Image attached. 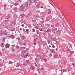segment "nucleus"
Listing matches in <instances>:
<instances>
[{
  "label": "nucleus",
  "mask_w": 75,
  "mask_h": 75,
  "mask_svg": "<svg viewBox=\"0 0 75 75\" xmlns=\"http://www.w3.org/2000/svg\"><path fill=\"white\" fill-rule=\"evenodd\" d=\"M30 69L32 70H34L35 69V67H34V66H32L30 67Z\"/></svg>",
  "instance_id": "9d476101"
},
{
  "label": "nucleus",
  "mask_w": 75,
  "mask_h": 75,
  "mask_svg": "<svg viewBox=\"0 0 75 75\" xmlns=\"http://www.w3.org/2000/svg\"><path fill=\"white\" fill-rule=\"evenodd\" d=\"M23 45H25H25H26V44H25V43H24L23 44Z\"/></svg>",
  "instance_id": "8fccbe9b"
},
{
  "label": "nucleus",
  "mask_w": 75,
  "mask_h": 75,
  "mask_svg": "<svg viewBox=\"0 0 75 75\" xmlns=\"http://www.w3.org/2000/svg\"><path fill=\"white\" fill-rule=\"evenodd\" d=\"M5 53L6 54H8V50H6Z\"/></svg>",
  "instance_id": "ddd939ff"
},
{
  "label": "nucleus",
  "mask_w": 75,
  "mask_h": 75,
  "mask_svg": "<svg viewBox=\"0 0 75 75\" xmlns=\"http://www.w3.org/2000/svg\"><path fill=\"white\" fill-rule=\"evenodd\" d=\"M20 30H21V31H22V30H23V29L22 28H21Z\"/></svg>",
  "instance_id": "3c124183"
},
{
  "label": "nucleus",
  "mask_w": 75,
  "mask_h": 75,
  "mask_svg": "<svg viewBox=\"0 0 75 75\" xmlns=\"http://www.w3.org/2000/svg\"><path fill=\"white\" fill-rule=\"evenodd\" d=\"M60 71H61V73H61V74H62V70H60Z\"/></svg>",
  "instance_id": "de8ad7c7"
},
{
  "label": "nucleus",
  "mask_w": 75,
  "mask_h": 75,
  "mask_svg": "<svg viewBox=\"0 0 75 75\" xmlns=\"http://www.w3.org/2000/svg\"><path fill=\"white\" fill-rule=\"evenodd\" d=\"M5 60H6V61L7 60V57H5Z\"/></svg>",
  "instance_id": "a19ab883"
},
{
  "label": "nucleus",
  "mask_w": 75,
  "mask_h": 75,
  "mask_svg": "<svg viewBox=\"0 0 75 75\" xmlns=\"http://www.w3.org/2000/svg\"><path fill=\"white\" fill-rule=\"evenodd\" d=\"M10 38H12V39L15 38V37H14V36L13 35H10Z\"/></svg>",
  "instance_id": "dca6fc26"
},
{
  "label": "nucleus",
  "mask_w": 75,
  "mask_h": 75,
  "mask_svg": "<svg viewBox=\"0 0 75 75\" xmlns=\"http://www.w3.org/2000/svg\"><path fill=\"white\" fill-rule=\"evenodd\" d=\"M5 44H4L3 43H1V47H4V46L5 45Z\"/></svg>",
  "instance_id": "4be33fe9"
},
{
  "label": "nucleus",
  "mask_w": 75,
  "mask_h": 75,
  "mask_svg": "<svg viewBox=\"0 0 75 75\" xmlns=\"http://www.w3.org/2000/svg\"><path fill=\"white\" fill-rule=\"evenodd\" d=\"M21 16V17H25V14L22 13L20 15Z\"/></svg>",
  "instance_id": "6ab92c4d"
},
{
  "label": "nucleus",
  "mask_w": 75,
  "mask_h": 75,
  "mask_svg": "<svg viewBox=\"0 0 75 75\" xmlns=\"http://www.w3.org/2000/svg\"><path fill=\"white\" fill-rule=\"evenodd\" d=\"M52 53H54V52H55V51H54V50H52Z\"/></svg>",
  "instance_id": "473e14b6"
},
{
  "label": "nucleus",
  "mask_w": 75,
  "mask_h": 75,
  "mask_svg": "<svg viewBox=\"0 0 75 75\" xmlns=\"http://www.w3.org/2000/svg\"><path fill=\"white\" fill-rule=\"evenodd\" d=\"M74 21H72V23H73Z\"/></svg>",
  "instance_id": "338daca9"
},
{
  "label": "nucleus",
  "mask_w": 75,
  "mask_h": 75,
  "mask_svg": "<svg viewBox=\"0 0 75 75\" xmlns=\"http://www.w3.org/2000/svg\"><path fill=\"white\" fill-rule=\"evenodd\" d=\"M23 57L24 58H27V57L25 55L23 54Z\"/></svg>",
  "instance_id": "412c9836"
},
{
  "label": "nucleus",
  "mask_w": 75,
  "mask_h": 75,
  "mask_svg": "<svg viewBox=\"0 0 75 75\" xmlns=\"http://www.w3.org/2000/svg\"><path fill=\"white\" fill-rule=\"evenodd\" d=\"M40 31H42V29L40 30Z\"/></svg>",
  "instance_id": "69168bd1"
},
{
  "label": "nucleus",
  "mask_w": 75,
  "mask_h": 75,
  "mask_svg": "<svg viewBox=\"0 0 75 75\" xmlns=\"http://www.w3.org/2000/svg\"><path fill=\"white\" fill-rule=\"evenodd\" d=\"M25 31V29H24V28H23V31Z\"/></svg>",
  "instance_id": "a18cd8bd"
},
{
  "label": "nucleus",
  "mask_w": 75,
  "mask_h": 75,
  "mask_svg": "<svg viewBox=\"0 0 75 75\" xmlns=\"http://www.w3.org/2000/svg\"><path fill=\"white\" fill-rule=\"evenodd\" d=\"M12 48H14L16 47V45H12Z\"/></svg>",
  "instance_id": "cd10ccee"
},
{
  "label": "nucleus",
  "mask_w": 75,
  "mask_h": 75,
  "mask_svg": "<svg viewBox=\"0 0 75 75\" xmlns=\"http://www.w3.org/2000/svg\"><path fill=\"white\" fill-rule=\"evenodd\" d=\"M11 23L14 25H16V20H14L13 21H11Z\"/></svg>",
  "instance_id": "0eeeda50"
},
{
  "label": "nucleus",
  "mask_w": 75,
  "mask_h": 75,
  "mask_svg": "<svg viewBox=\"0 0 75 75\" xmlns=\"http://www.w3.org/2000/svg\"><path fill=\"white\" fill-rule=\"evenodd\" d=\"M19 48H20V47H19V46H17L16 47V48H17V49H19Z\"/></svg>",
  "instance_id": "2f4dec72"
},
{
  "label": "nucleus",
  "mask_w": 75,
  "mask_h": 75,
  "mask_svg": "<svg viewBox=\"0 0 75 75\" xmlns=\"http://www.w3.org/2000/svg\"><path fill=\"white\" fill-rule=\"evenodd\" d=\"M34 45H36V44H36V43H34Z\"/></svg>",
  "instance_id": "864d4df0"
},
{
  "label": "nucleus",
  "mask_w": 75,
  "mask_h": 75,
  "mask_svg": "<svg viewBox=\"0 0 75 75\" xmlns=\"http://www.w3.org/2000/svg\"><path fill=\"white\" fill-rule=\"evenodd\" d=\"M4 49H2V51H4Z\"/></svg>",
  "instance_id": "4d7b16f0"
},
{
  "label": "nucleus",
  "mask_w": 75,
  "mask_h": 75,
  "mask_svg": "<svg viewBox=\"0 0 75 75\" xmlns=\"http://www.w3.org/2000/svg\"><path fill=\"white\" fill-rule=\"evenodd\" d=\"M57 30V28H56L54 29H52V31H54V32H55V30Z\"/></svg>",
  "instance_id": "7c9ffc66"
},
{
  "label": "nucleus",
  "mask_w": 75,
  "mask_h": 75,
  "mask_svg": "<svg viewBox=\"0 0 75 75\" xmlns=\"http://www.w3.org/2000/svg\"><path fill=\"white\" fill-rule=\"evenodd\" d=\"M31 2L33 3H35V4H37V0H33V2L31 1Z\"/></svg>",
  "instance_id": "1a4fd4ad"
},
{
  "label": "nucleus",
  "mask_w": 75,
  "mask_h": 75,
  "mask_svg": "<svg viewBox=\"0 0 75 75\" xmlns=\"http://www.w3.org/2000/svg\"><path fill=\"white\" fill-rule=\"evenodd\" d=\"M29 54H29V53H27L26 54H25L26 56V57H27V56H28L29 55Z\"/></svg>",
  "instance_id": "bb28decb"
},
{
  "label": "nucleus",
  "mask_w": 75,
  "mask_h": 75,
  "mask_svg": "<svg viewBox=\"0 0 75 75\" xmlns=\"http://www.w3.org/2000/svg\"><path fill=\"white\" fill-rule=\"evenodd\" d=\"M4 34V31H1V30L0 31V34Z\"/></svg>",
  "instance_id": "f8f14e48"
},
{
  "label": "nucleus",
  "mask_w": 75,
  "mask_h": 75,
  "mask_svg": "<svg viewBox=\"0 0 75 75\" xmlns=\"http://www.w3.org/2000/svg\"><path fill=\"white\" fill-rule=\"evenodd\" d=\"M13 62H12L11 61H10L8 63V64H13Z\"/></svg>",
  "instance_id": "a878e982"
},
{
  "label": "nucleus",
  "mask_w": 75,
  "mask_h": 75,
  "mask_svg": "<svg viewBox=\"0 0 75 75\" xmlns=\"http://www.w3.org/2000/svg\"><path fill=\"white\" fill-rule=\"evenodd\" d=\"M62 74L61 73H60V75H61Z\"/></svg>",
  "instance_id": "774afa93"
},
{
  "label": "nucleus",
  "mask_w": 75,
  "mask_h": 75,
  "mask_svg": "<svg viewBox=\"0 0 75 75\" xmlns=\"http://www.w3.org/2000/svg\"><path fill=\"white\" fill-rule=\"evenodd\" d=\"M72 65H73V68H74V67H75V65L74 64V63H73L72 64Z\"/></svg>",
  "instance_id": "f704fd0d"
},
{
  "label": "nucleus",
  "mask_w": 75,
  "mask_h": 75,
  "mask_svg": "<svg viewBox=\"0 0 75 75\" xmlns=\"http://www.w3.org/2000/svg\"><path fill=\"white\" fill-rule=\"evenodd\" d=\"M32 31L33 32H35V29L34 28H33L32 29Z\"/></svg>",
  "instance_id": "e433bc0d"
},
{
  "label": "nucleus",
  "mask_w": 75,
  "mask_h": 75,
  "mask_svg": "<svg viewBox=\"0 0 75 75\" xmlns=\"http://www.w3.org/2000/svg\"><path fill=\"white\" fill-rule=\"evenodd\" d=\"M25 28H27V27L26 26V27H25Z\"/></svg>",
  "instance_id": "e2e57ef3"
},
{
  "label": "nucleus",
  "mask_w": 75,
  "mask_h": 75,
  "mask_svg": "<svg viewBox=\"0 0 75 75\" xmlns=\"http://www.w3.org/2000/svg\"><path fill=\"white\" fill-rule=\"evenodd\" d=\"M37 39H38V38H35V39L36 40Z\"/></svg>",
  "instance_id": "052dcab7"
},
{
  "label": "nucleus",
  "mask_w": 75,
  "mask_h": 75,
  "mask_svg": "<svg viewBox=\"0 0 75 75\" xmlns=\"http://www.w3.org/2000/svg\"><path fill=\"white\" fill-rule=\"evenodd\" d=\"M37 12L38 13H39V11H37Z\"/></svg>",
  "instance_id": "13d9d810"
},
{
  "label": "nucleus",
  "mask_w": 75,
  "mask_h": 75,
  "mask_svg": "<svg viewBox=\"0 0 75 75\" xmlns=\"http://www.w3.org/2000/svg\"><path fill=\"white\" fill-rule=\"evenodd\" d=\"M20 6V9H21L22 10H24V8H25V6H23L22 5Z\"/></svg>",
  "instance_id": "20e7f679"
},
{
  "label": "nucleus",
  "mask_w": 75,
  "mask_h": 75,
  "mask_svg": "<svg viewBox=\"0 0 75 75\" xmlns=\"http://www.w3.org/2000/svg\"><path fill=\"white\" fill-rule=\"evenodd\" d=\"M28 31H29V29H26L25 33H28Z\"/></svg>",
  "instance_id": "b1692460"
},
{
  "label": "nucleus",
  "mask_w": 75,
  "mask_h": 75,
  "mask_svg": "<svg viewBox=\"0 0 75 75\" xmlns=\"http://www.w3.org/2000/svg\"><path fill=\"white\" fill-rule=\"evenodd\" d=\"M35 75H37V74H36V73L35 74Z\"/></svg>",
  "instance_id": "680f3d73"
},
{
  "label": "nucleus",
  "mask_w": 75,
  "mask_h": 75,
  "mask_svg": "<svg viewBox=\"0 0 75 75\" xmlns=\"http://www.w3.org/2000/svg\"><path fill=\"white\" fill-rule=\"evenodd\" d=\"M41 70H43V69H43L42 68H41Z\"/></svg>",
  "instance_id": "603ef678"
},
{
  "label": "nucleus",
  "mask_w": 75,
  "mask_h": 75,
  "mask_svg": "<svg viewBox=\"0 0 75 75\" xmlns=\"http://www.w3.org/2000/svg\"><path fill=\"white\" fill-rule=\"evenodd\" d=\"M74 72H73L72 74H71V75H74Z\"/></svg>",
  "instance_id": "79ce46f5"
},
{
  "label": "nucleus",
  "mask_w": 75,
  "mask_h": 75,
  "mask_svg": "<svg viewBox=\"0 0 75 75\" xmlns=\"http://www.w3.org/2000/svg\"><path fill=\"white\" fill-rule=\"evenodd\" d=\"M35 28H36V29H38V27H37V26L35 27Z\"/></svg>",
  "instance_id": "c03bdc74"
},
{
  "label": "nucleus",
  "mask_w": 75,
  "mask_h": 75,
  "mask_svg": "<svg viewBox=\"0 0 75 75\" xmlns=\"http://www.w3.org/2000/svg\"><path fill=\"white\" fill-rule=\"evenodd\" d=\"M41 8H43V6H41Z\"/></svg>",
  "instance_id": "bf43d9fd"
},
{
  "label": "nucleus",
  "mask_w": 75,
  "mask_h": 75,
  "mask_svg": "<svg viewBox=\"0 0 75 75\" xmlns=\"http://www.w3.org/2000/svg\"><path fill=\"white\" fill-rule=\"evenodd\" d=\"M20 49H21V50H25V47H20Z\"/></svg>",
  "instance_id": "4468645a"
},
{
  "label": "nucleus",
  "mask_w": 75,
  "mask_h": 75,
  "mask_svg": "<svg viewBox=\"0 0 75 75\" xmlns=\"http://www.w3.org/2000/svg\"><path fill=\"white\" fill-rule=\"evenodd\" d=\"M10 46V45L8 43H6L5 45V47L6 48H9Z\"/></svg>",
  "instance_id": "423d86ee"
},
{
  "label": "nucleus",
  "mask_w": 75,
  "mask_h": 75,
  "mask_svg": "<svg viewBox=\"0 0 75 75\" xmlns=\"http://www.w3.org/2000/svg\"><path fill=\"white\" fill-rule=\"evenodd\" d=\"M68 57H72V55L71 54H69L68 56Z\"/></svg>",
  "instance_id": "c756f323"
},
{
  "label": "nucleus",
  "mask_w": 75,
  "mask_h": 75,
  "mask_svg": "<svg viewBox=\"0 0 75 75\" xmlns=\"http://www.w3.org/2000/svg\"><path fill=\"white\" fill-rule=\"evenodd\" d=\"M20 64L17 63L16 64V67H20Z\"/></svg>",
  "instance_id": "aec40b11"
},
{
  "label": "nucleus",
  "mask_w": 75,
  "mask_h": 75,
  "mask_svg": "<svg viewBox=\"0 0 75 75\" xmlns=\"http://www.w3.org/2000/svg\"><path fill=\"white\" fill-rule=\"evenodd\" d=\"M25 4L26 7H29V6H30V3L28 2L27 3H26Z\"/></svg>",
  "instance_id": "6e6552de"
},
{
  "label": "nucleus",
  "mask_w": 75,
  "mask_h": 75,
  "mask_svg": "<svg viewBox=\"0 0 75 75\" xmlns=\"http://www.w3.org/2000/svg\"><path fill=\"white\" fill-rule=\"evenodd\" d=\"M54 25V24L53 23H52L51 24L50 26L51 27H52L53 28Z\"/></svg>",
  "instance_id": "f3484780"
},
{
  "label": "nucleus",
  "mask_w": 75,
  "mask_h": 75,
  "mask_svg": "<svg viewBox=\"0 0 75 75\" xmlns=\"http://www.w3.org/2000/svg\"><path fill=\"white\" fill-rule=\"evenodd\" d=\"M30 61H29V60H28L26 61L25 63L23 64V65H24V66H27V65H30Z\"/></svg>",
  "instance_id": "f257e3e1"
},
{
  "label": "nucleus",
  "mask_w": 75,
  "mask_h": 75,
  "mask_svg": "<svg viewBox=\"0 0 75 75\" xmlns=\"http://www.w3.org/2000/svg\"><path fill=\"white\" fill-rule=\"evenodd\" d=\"M2 39H3V40L4 41H5V40H6V38H5V37H3L2 38Z\"/></svg>",
  "instance_id": "393cba45"
},
{
  "label": "nucleus",
  "mask_w": 75,
  "mask_h": 75,
  "mask_svg": "<svg viewBox=\"0 0 75 75\" xmlns=\"http://www.w3.org/2000/svg\"><path fill=\"white\" fill-rule=\"evenodd\" d=\"M67 71V70H66V69H63V72H65V71Z\"/></svg>",
  "instance_id": "c9c22d12"
},
{
  "label": "nucleus",
  "mask_w": 75,
  "mask_h": 75,
  "mask_svg": "<svg viewBox=\"0 0 75 75\" xmlns=\"http://www.w3.org/2000/svg\"><path fill=\"white\" fill-rule=\"evenodd\" d=\"M11 17V14H8L7 15V16L5 18L6 19H8V18H9Z\"/></svg>",
  "instance_id": "39448f33"
},
{
  "label": "nucleus",
  "mask_w": 75,
  "mask_h": 75,
  "mask_svg": "<svg viewBox=\"0 0 75 75\" xmlns=\"http://www.w3.org/2000/svg\"><path fill=\"white\" fill-rule=\"evenodd\" d=\"M49 47H51V46L50 45H49Z\"/></svg>",
  "instance_id": "0e129e2a"
},
{
  "label": "nucleus",
  "mask_w": 75,
  "mask_h": 75,
  "mask_svg": "<svg viewBox=\"0 0 75 75\" xmlns=\"http://www.w3.org/2000/svg\"><path fill=\"white\" fill-rule=\"evenodd\" d=\"M37 33L38 34H39V33L38 32H37Z\"/></svg>",
  "instance_id": "6e6d98bb"
},
{
  "label": "nucleus",
  "mask_w": 75,
  "mask_h": 75,
  "mask_svg": "<svg viewBox=\"0 0 75 75\" xmlns=\"http://www.w3.org/2000/svg\"><path fill=\"white\" fill-rule=\"evenodd\" d=\"M12 50L13 52L15 51V49H14V48L12 49Z\"/></svg>",
  "instance_id": "c85d7f7f"
},
{
  "label": "nucleus",
  "mask_w": 75,
  "mask_h": 75,
  "mask_svg": "<svg viewBox=\"0 0 75 75\" xmlns=\"http://www.w3.org/2000/svg\"><path fill=\"white\" fill-rule=\"evenodd\" d=\"M10 35H8L6 36V38L7 39V40H8V39H10Z\"/></svg>",
  "instance_id": "9b49d317"
},
{
  "label": "nucleus",
  "mask_w": 75,
  "mask_h": 75,
  "mask_svg": "<svg viewBox=\"0 0 75 75\" xmlns=\"http://www.w3.org/2000/svg\"><path fill=\"white\" fill-rule=\"evenodd\" d=\"M36 40L35 39V38H34V42H35V41H36V40Z\"/></svg>",
  "instance_id": "37998d69"
},
{
  "label": "nucleus",
  "mask_w": 75,
  "mask_h": 75,
  "mask_svg": "<svg viewBox=\"0 0 75 75\" xmlns=\"http://www.w3.org/2000/svg\"><path fill=\"white\" fill-rule=\"evenodd\" d=\"M50 13H51V11H49V12L48 13V14H50Z\"/></svg>",
  "instance_id": "09e8293b"
},
{
  "label": "nucleus",
  "mask_w": 75,
  "mask_h": 75,
  "mask_svg": "<svg viewBox=\"0 0 75 75\" xmlns=\"http://www.w3.org/2000/svg\"><path fill=\"white\" fill-rule=\"evenodd\" d=\"M6 28L8 30H10L11 28V26L10 25H7H7H6Z\"/></svg>",
  "instance_id": "7ed1b4c3"
},
{
  "label": "nucleus",
  "mask_w": 75,
  "mask_h": 75,
  "mask_svg": "<svg viewBox=\"0 0 75 75\" xmlns=\"http://www.w3.org/2000/svg\"><path fill=\"white\" fill-rule=\"evenodd\" d=\"M47 41L48 42V44H49L50 42V40H47Z\"/></svg>",
  "instance_id": "58836bf2"
},
{
  "label": "nucleus",
  "mask_w": 75,
  "mask_h": 75,
  "mask_svg": "<svg viewBox=\"0 0 75 75\" xmlns=\"http://www.w3.org/2000/svg\"><path fill=\"white\" fill-rule=\"evenodd\" d=\"M55 40H55V39H53V41H55Z\"/></svg>",
  "instance_id": "5fc2aeb1"
},
{
  "label": "nucleus",
  "mask_w": 75,
  "mask_h": 75,
  "mask_svg": "<svg viewBox=\"0 0 75 75\" xmlns=\"http://www.w3.org/2000/svg\"><path fill=\"white\" fill-rule=\"evenodd\" d=\"M52 47L53 48H55V46L54 45H53V46H52Z\"/></svg>",
  "instance_id": "49530a36"
},
{
  "label": "nucleus",
  "mask_w": 75,
  "mask_h": 75,
  "mask_svg": "<svg viewBox=\"0 0 75 75\" xmlns=\"http://www.w3.org/2000/svg\"><path fill=\"white\" fill-rule=\"evenodd\" d=\"M36 7L37 8H40V4H37L36 5Z\"/></svg>",
  "instance_id": "2eb2a0df"
},
{
  "label": "nucleus",
  "mask_w": 75,
  "mask_h": 75,
  "mask_svg": "<svg viewBox=\"0 0 75 75\" xmlns=\"http://www.w3.org/2000/svg\"><path fill=\"white\" fill-rule=\"evenodd\" d=\"M46 32H51V30L50 29H48L46 31Z\"/></svg>",
  "instance_id": "a211bd4d"
},
{
  "label": "nucleus",
  "mask_w": 75,
  "mask_h": 75,
  "mask_svg": "<svg viewBox=\"0 0 75 75\" xmlns=\"http://www.w3.org/2000/svg\"><path fill=\"white\" fill-rule=\"evenodd\" d=\"M19 2H21L23 1V0H18Z\"/></svg>",
  "instance_id": "72a5a7b5"
},
{
  "label": "nucleus",
  "mask_w": 75,
  "mask_h": 75,
  "mask_svg": "<svg viewBox=\"0 0 75 75\" xmlns=\"http://www.w3.org/2000/svg\"><path fill=\"white\" fill-rule=\"evenodd\" d=\"M69 48H67V51H70V50H72V45L71 44H69Z\"/></svg>",
  "instance_id": "f03ea898"
},
{
  "label": "nucleus",
  "mask_w": 75,
  "mask_h": 75,
  "mask_svg": "<svg viewBox=\"0 0 75 75\" xmlns=\"http://www.w3.org/2000/svg\"><path fill=\"white\" fill-rule=\"evenodd\" d=\"M21 26H22V27H24V25L23 24H22L21 25Z\"/></svg>",
  "instance_id": "ea45409f"
},
{
  "label": "nucleus",
  "mask_w": 75,
  "mask_h": 75,
  "mask_svg": "<svg viewBox=\"0 0 75 75\" xmlns=\"http://www.w3.org/2000/svg\"><path fill=\"white\" fill-rule=\"evenodd\" d=\"M70 52L71 54H74V52L73 51H71Z\"/></svg>",
  "instance_id": "5701e85b"
},
{
  "label": "nucleus",
  "mask_w": 75,
  "mask_h": 75,
  "mask_svg": "<svg viewBox=\"0 0 75 75\" xmlns=\"http://www.w3.org/2000/svg\"><path fill=\"white\" fill-rule=\"evenodd\" d=\"M34 64H35V67H37V64L35 63H34Z\"/></svg>",
  "instance_id": "4c0bfd02"
}]
</instances>
